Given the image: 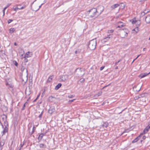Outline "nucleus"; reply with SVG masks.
I'll return each instance as SVG.
<instances>
[{"label":"nucleus","mask_w":150,"mask_h":150,"mask_svg":"<svg viewBox=\"0 0 150 150\" xmlns=\"http://www.w3.org/2000/svg\"><path fill=\"white\" fill-rule=\"evenodd\" d=\"M62 84L61 83H58L57 85L55 86V89L56 90H57L59 88H60Z\"/></svg>","instance_id":"obj_19"},{"label":"nucleus","mask_w":150,"mask_h":150,"mask_svg":"<svg viewBox=\"0 0 150 150\" xmlns=\"http://www.w3.org/2000/svg\"><path fill=\"white\" fill-rule=\"evenodd\" d=\"M112 35H109L108 36V37L104 38L102 40L103 42H105L108 40H109L110 38L112 37Z\"/></svg>","instance_id":"obj_8"},{"label":"nucleus","mask_w":150,"mask_h":150,"mask_svg":"<svg viewBox=\"0 0 150 150\" xmlns=\"http://www.w3.org/2000/svg\"><path fill=\"white\" fill-rule=\"evenodd\" d=\"M147 12H146V10H145L143 12L141 13V16H144Z\"/></svg>","instance_id":"obj_26"},{"label":"nucleus","mask_w":150,"mask_h":150,"mask_svg":"<svg viewBox=\"0 0 150 150\" xmlns=\"http://www.w3.org/2000/svg\"><path fill=\"white\" fill-rule=\"evenodd\" d=\"M13 63L14 64V65L16 66H17L18 65V63L16 61L13 62Z\"/></svg>","instance_id":"obj_33"},{"label":"nucleus","mask_w":150,"mask_h":150,"mask_svg":"<svg viewBox=\"0 0 150 150\" xmlns=\"http://www.w3.org/2000/svg\"><path fill=\"white\" fill-rule=\"evenodd\" d=\"M75 100V99H74L71 100H69V103H71V102H73Z\"/></svg>","instance_id":"obj_40"},{"label":"nucleus","mask_w":150,"mask_h":150,"mask_svg":"<svg viewBox=\"0 0 150 150\" xmlns=\"http://www.w3.org/2000/svg\"><path fill=\"white\" fill-rule=\"evenodd\" d=\"M106 87V86H105L103 88H105Z\"/></svg>","instance_id":"obj_61"},{"label":"nucleus","mask_w":150,"mask_h":150,"mask_svg":"<svg viewBox=\"0 0 150 150\" xmlns=\"http://www.w3.org/2000/svg\"><path fill=\"white\" fill-rule=\"evenodd\" d=\"M76 73H77V74L78 75L79 77H81L84 74L83 70L81 69H77L76 70Z\"/></svg>","instance_id":"obj_4"},{"label":"nucleus","mask_w":150,"mask_h":150,"mask_svg":"<svg viewBox=\"0 0 150 150\" xmlns=\"http://www.w3.org/2000/svg\"><path fill=\"white\" fill-rule=\"evenodd\" d=\"M13 87V86L12 85H11L10 86V87H11V88H12Z\"/></svg>","instance_id":"obj_59"},{"label":"nucleus","mask_w":150,"mask_h":150,"mask_svg":"<svg viewBox=\"0 0 150 150\" xmlns=\"http://www.w3.org/2000/svg\"><path fill=\"white\" fill-rule=\"evenodd\" d=\"M146 138V137L145 136H144L143 137V139H145Z\"/></svg>","instance_id":"obj_48"},{"label":"nucleus","mask_w":150,"mask_h":150,"mask_svg":"<svg viewBox=\"0 0 150 150\" xmlns=\"http://www.w3.org/2000/svg\"><path fill=\"white\" fill-rule=\"evenodd\" d=\"M32 55H33V54L32 52H28L25 54L24 58H25L26 57H31L32 56Z\"/></svg>","instance_id":"obj_7"},{"label":"nucleus","mask_w":150,"mask_h":150,"mask_svg":"<svg viewBox=\"0 0 150 150\" xmlns=\"http://www.w3.org/2000/svg\"><path fill=\"white\" fill-rule=\"evenodd\" d=\"M114 31L113 30H110L108 31V33H112Z\"/></svg>","instance_id":"obj_35"},{"label":"nucleus","mask_w":150,"mask_h":150,"mask_svg":"<svg viewBox=\"0 0 150 150\" xmlns=\"http://www.w3.org/2000/svg\"><path fill=\"white\" fill-rule=\"evenodd\" d=\"M73 97V96L72 95H70L68 96V97L70 98H72Z\"/></svg>","instance_id":"obj_41"},{"label":"nucleus","mask_w":150,"mask_h":150,"mask_svg":"<svg viewBox=\"0 0 150 150\" xmlns=\"http://www.w3.org/2000/svg\"><path fill=\"white\" fill-rule=\"evenodd\" d=\"M119 6H120V4H115L112 6H111V8L112 9H114L115 8Z\"/></svg>","instance_id":"obj_15"},{"label":"nucleus","mask_w":150,"mask_h":150,"mask_svg":"<svg viewBox=\"0 0 150 150\" xmlns=\"http://www.w3.org/2000/svg\"><path fill=\"white\" fill-rule=\"evenodd\" d=\"M140 138V136H139L138 137L135 139L134 140H133L132 141V143H135V142H137L138 140H139V139Z\"/></svg>","instance_id":"obj_20"},{"label":"nucleus","mask_w":150,"mask_h":150,"mask_svg":"<svg viewBox=\"0 0 150 150\" xmlns=\"http://www.w3.org/2000/svg\"><path fill=\"white\" fill-rule=\"evenodd\" d=\"M79 52L80 51L79 50H76L75 51V53L76 54H77V53H79Z\"/></svg>","instance_id":"obj_39"},{"label":"nucleus","mask_w":150,"mask_h":150,"mask_svg":"<svg viewBox=\"0 0 150 150\" xmlns=\"http://www.w3.org/2000/svg\"><path fill=\"white\" fill-rule=\"evenodd\" d=\"M21 148H20L18 150H21Z\"/></svg>","instance_id":"obj_62"},{"label":"nucleus","mask_w":150,"mask_h":150,"mask_svg":"<svg viewBox=\"0 0 150 150\" xmlns=\"http://www.w3.org/2000/svg\"><path fill=\"white\" fill-rule=\"evenodd\" d=\"M23 145H21V148L23 147Z\"/></svg>","instance_id":"obj_60"},{"label":"nucleus","mask_w":150,"mask_h":150,"mask_svg":"<svg viewBox=\"0 0 150 150\" xmlns=\"http://www.w3.org/2000/svg\"><path fill=\"white\" fill-rule=\"evenodd\" d=\"M35 129V127H33V130L32 131L31 134H33L34 132Z\"/></svg>","instance_id":"obj_30"},{"label":"nucleus","mask_w":150,"mask_h":150,"mask_svg":"<svg viewBox=\"0 0 150 150\" xmlns=\"http://www.w3.org/2000/svg\"><path fill=\"white\" fill-rule=\"evenodd\" d=\"M5 142V140L1 139V138L0 137V146L1 147L3 146L4 145Z\"/></svg>","instance_id":"obj_13"},{"label":"nucleus","mask_w":150,"mask_h":150,"mask_svg":"<svg viewBox=\"0 0 150 150\" xmlns=\"http://www.w3.org/2000/svg\"><path fill=\"white\" fill-rule=\"evenodd\" d=\"M80 80L81 81H83L84 80V79H80Z\"/></svg>","instance_id":"obj_56"},{"label":"nucleus","mask_w":150,"mask_h":150,"mask_svg":"<svg viewBox=\"0 0 150 150\" xmlns=\"http://www.w3.org/2000/svg\"><path fill=\"white\" fill-rule=\"evenodd\" d=\"M7 8V7L6 6L3 9H4V10H5Z\"/></svg>","instance_id":"obj_55"},{"label":"nucleus","mask_w":150,"mask_h":150,"mask_svg":"<svg viewBox=\"0 0 150 150\" xmlns=\"http://www.w3.org/2000/svg\"><path fill=\"white\" fill-rule=\"evenodd\" d=\"M13 21V20H11V19H9L8 21V24H9L11 22H12Z\"/></svg>","instance_id":"obj_34"},{"label":"nucleus","mask_w":150,"mask_h":150,"mask_svg":"<svg viewBox=\"0 0 150 150\" xmlns=\"http://www.w3.org/2000/svg\"><path fill=\"white\" fill-rule=\"evenodd\" d=\"M118 67L117 66V67H115V69H118Z\"/></svg>","instance_id":"obj_57"},{"label":"nucleus","mask_w":150,"mask_h":150,"mask_svg":"<svg viewBox=\"0 0 150 150\" xmlns=\"http://www.w3.org/2000/svg\"><path fill=\"white\" fill-rule=\"evenodd\" d=\"M120 60H119L117 62H116L115 63V65H117V64L118 63H119L120 61Z\"/></svg>","instance_id":"obj_47"},{"label":"nucleus","mask_w":150,"mask_h":150,"mask_svg":"<svg viewBox=\"0 0 150 150\" xmlns=\"http://www.w3.org/2000/svg\"><path fill=\"white\" fill-rule=\"evenodd\" d=\"M44 135V134L43 133H41L39 135L38 139V140H39V141H40L42 140Z\"/></svg>","instance_id":"obj_17"},{"label":"nucleus","mask_w":150,"mask_h":150,"mask_svg":"<svg viewBox=\"0 0 150 150\" xmlns=\"http://www.w3.org/2000/svg\"><path fill=\"white\" fill-rule=\"evenodd\" d=\"M104 68V66H102V67H101L100 68V71L102 70Z\"/></svg>","instance_id":"obj_38"},{"label":"nucleus","mask_w":150,"mask_h":150,"mask_svg":"<svg viewBox=\"0 0 150 150\" xmlns=\"http://www.w3.org/2000/svg\"><path fill=\"white\" fill-rule=\"evenodd\" d=\"M149 74H150V72L148 73H142V74H140L139 76V77L140 78H143V77H145L146 75H148Z\"/></svg>","instance_id":"obj_10"},{"label":"nucleus","mask_w":150,"mask_h":150,"mask_svg":"<svg viewBox=\"0 0 150 150\" xmlns=\"http://www.w3.org/2000/svg\"><path fill=\"white\" fill-rule=\"evenodd\" d=\"M139 56H140V55L136 57V58L134 60H133V61L132 62H133L135 60V59H136L137 58H138V57H139Z\"/></svg>","instance_id":"obj_46"},{"label":"nucleus","mask_w":150,"mask_h":150,"mask_svg":"<svg viewBox=\"0 0 150 150\" xmlns=\"http://www.w3.org/2000/svg\"><path fill=\"white\" fill-rule=\"evenodd\" d=\"M4 121V125L5 127L4 128V130L1 132V137H2L4 134H5L6 132H7L8 129V124L7 120Z\"/></svg>","instance_id":"obj_3"},{"label":"nucleus","mask_w":150,"mask_h":150,"mask_svg":"<svg viewBox=\"0 0 150 150\" xmlns=\"http://www.w3.org/2000/svg\"><path fill=\"white\" fill-rule=\"evenodd\" d=\"M96 45V40H93L90 41L88 45V47L90 50H93L95 49Z\"/></svg>","instance_id":"obj_2"},{"label":"nucleus","mask_w":150,"mask_h":150,"mask_svg":"<svg viewBox=\"0 0 150 150\" xmlns=\"http://www.w3.org/2000/svg\"><path fill=\"white\" fill-rule=\"evenodd\" d=\"M68 79V76L67 75H63L61 77L60 79V81H64Z\"/></svg>","instance_id":"obj_6"},{"label":"nucleus","mask_w":150,"mask_h":150,"mask_svg":"<svg viewBox=\"0 0 150 150\" xmlns=\"http://www.w3.org/2000/svg\"><path fill=\"white\" fill-rule=\"evenodd\" d=\"M15 29L14 28H11L9 30V31H10L9 32L11 33H12L15 31Z\"/></svg>","instance_id":"obj_24"},{"label":"nucleus","mask_w":150,"mask_h":150,"mask_svg":"<svg viewBox=\"0 0 150 150\" xmlns=\"http://www.w3.org/2000/svg\"><path fill=\"white\" fill-rule=\"evenodd\" d=\"M5 10H4V9H3V15L4 16L5 14Z\"/></svg>","instance_id":"obj_52"},{"label":"nucleus","mask_w":150,"mask_h":150,"mask_svg":"<svg viewBox=\"0 0 150 150\" xmlns=\"http://www.w3.org/2000/svg\"><path fill=\"white\" fill-rule=\"evenodd\" d=\"M147 127H148V129H150V124H149L147 126Z\"/></svg>","instance_id":"obj_51"},{"label":"nucleus","mask_w":150,"mask_h":150,"mask_svg":"<svg viewBox=\"0 0 150 150\" xmlns=\"http://www.w3.org/2000/svg\"><path fill=\"white\" fill-rule=\"evenodd\" d=\"M21 70L22 72V74H24L27 76L28 75V70L26 69L23 67L21 68Z\"/></svg>","instance_id":"obj_5"},{"label":"nucleus","mask_w":150,"mask_h":150,"mask_svg":"<svg viewBox=\"0 0 150 150\" xmlns=\"http://www.w3.org/2000/svg\"><path fill=\"white\" fill-rule=\"evenodd\" d=\"M53 77V76H50V77H49L47 80V82H49L51 81Z\"/></svg>","instance_id":"obj_25"},{"label":"nucleus","mask_w":150,"mask_h":150,"mask_svg":"<svg viewBox=\"0 0 150 150\" xmlns=\"http://www.w3.org/2000/svg\"><path fill=\"white\" fill-rule=\"evenodd\" d=\"M25 6H23L20 8H18V7H17L14 8V11H16L17 9L21 10L24 8H25Z\"/></svg>","instance_id":"obj_23"},{"label":"nucleus","mask_w":150,"mask_h":150,"mask_svg":"<svg viewBox=\"0 0 150 150\" xmlns=\"http://www.w3.org/2000/svg\"><path fill=\"white\" fill-rule=\"evenodd\" d=\"M142 98V97H141V95H139L138 97H136L135 98V99H137L140 98Z\"/></svg>","instance_id":"obj_31"},{"label":"nucleus","mask_w":150,"mask_h":150,"mask_svg":"<svg viewBox=\"0 0 150 150\" xmlns=\"http://www.w3.org/2000/svg\"><path fill=\"white\" fill-rule=\"evenodd\" d=\"M43 111H42L41 112V114L40 115H39V118H41V117H42V114H43Z\"/></svg>","instance_id":"obj_36"},{"label":"nucleus","mask_w":150,"mask_h":150,"mask_svg":"<svg viewBox=\"0 0 150 150\" xmlns=\"http://www.w3.org/2000/svg\"><path fill=\"white\" fill-rule=\"evenodd\" d=\"M1 99H0V103H1Z\"/></svg>","instance_id":"obj_63"},{"label":"nucleus","mask_w":150,"mask_h":150,"mask_svg":"<svg viewBox=\"0 0 150 150\" xmlns=\"http://www.w3.org/2000/svg\"><path fill=\"white\" fill-rule=\"evenodd\" d=\"M3 111L6 112L8 110V108L6 106H4L2 108Z\"/></svg>","instance_id":"obj_21"},{"label":"nucleus","mask_w":150,"mask_h":150,"mask_svg":"<svg viewBox=\"0 0 150 150\" xmlns=\"http://www.w3.org/2000/svg\"><path fill=\"white\" fill-rule=\"evenodd\" d=\"M25 107V103L23 105V107L22 108V110H23L24 109V108Z\"/></svg>","instance_id":"obj_42"},{"label":"nucleus","mask_w":150,"mask_h":150,"mask_svg":"<svg viewBox=\"0 0 150 150\" xmlns=\"http://www.w3.org/2000/svg\"><path fill=\"white\" fill-rule=\"evenodd\" d=\"M136 22V21L133 20L132 21V24H134Z\"/></svg>","instance_id":"obj_43"},{"label":"nucleus","mask_w":150,"mask_h":150,"mask_svg":"<svg viewBox=\"0 0 150 150\" xmlns=\"http://www.w3.org/2000/svg\"><path fill=\"white\" fill-rule=\"evenodd\" d=\"M138 28H136L134 29H133V30H134L136 32V33H137L138 32Z\"/></svg>","instance_id":"obj_32"},{"label":"nucleus","mask_w":150,"mask_h":150,"mask_svg":"<svg viewBox=\"0 0 150 150\" xmlns=\"http://www.w3.org/2000/svg\"><path fill=\"white\" fill-rule=\"evenodd\" d=\"M103 10V7L101 6H99L97 9L93 8L88 11V16L90 17L93 18L96 16L97 13L100 14Z\"/></svg>","instance_id":"obj_1"},{"label":"nucleus","mask_w":150,"mask_h":150,"mask_svg":"<svg viewBox=\"0 0 150 150\" xmlns=\"http://www.w3.org/2000/svg\"><path fill=\"white\" fill-rule=\"evenodd\" d=\"M108 122H105L103 123L102 125V126L103 127H105L106 128L108 126Z\"/></svg>","instance_id":"obj_22"},{"label":"nucleus","mask_w":150,"mask_h":150,"mask_svg":"<svg viewBox=\"0 0 150 150\" xmlns=\"http://www.w3.org/2000/svg\"><path fill=\"white\" fill-rule=\"evenodd\" d=\"M149 129H148V127L147 126L146 128L143 130L142 134H144L146 133L149 131Z\"/></svg>","instance_id":"obj_16"},{"label":"nucleus","mask_w":150,"mask_h":150,"mask_svg":"<svg viewBox=\"0 0 150 150\" xmlns=\"http://www.w3.org/2000/svg\"><path fill=\"white\" fill-rule=\"evenodd\" d=\"M122 33H124L125 34L124 36H122V38H125V37L127 36V33L126 32H124V31H123V32Z\"/></svg>","instance_id":"obj_27"},{"label":"nucleus","mask_w":150,"mask_h":150,"mask_svg":"<svg viewBox=\"0 0 150 150\" xmlns=\"http://www.w3.org/2000/svg\"><path fill=\"white\" fill-rule=\"evenodd\" d=\"M11 5V4H8L7 6H6L8 8V7L10 5Z\"/></svg>","instance_id":"obj_44"},{"label":"nucleus","mask_w":150,"mask_h":150,"mask_svg":"<svg viewBox=\"0 0 150 150\" xmlns=\"http://www.w3.org/2000/svg\"><path fill=\"white\" fill-rule=\"evenodd\" d=\"M141 97L142 98H143L144 97H145L146 96L147 94L146 93H142L141 94Z\"/></svg>","instance_id":"obj_28"},{"label":"nucleus","mask_w":150,"mask_h":150,"mask_svg":"<svg viewBox=\"0 0 150 150\" xmlns=\"http://www.w3.org/2000/svg\"><path fill=\"white\" fill-rule=\"evenodd\" d=\"M149 40H150V37H149Z\"/></svg>","instance_id":"obj_64"},{"label":"nucleus","mask_w":150,"mask_h":150,"mask_svg":"<svg viewBox=\"0 0 150 150\" xmlns=\"http://www.w3.org/2000/svg\"><path fill=\"white\" fill-rule=\"evenodd\" d=\"M43 4H42L40 6H39V8L36 10H34V11H37L41 7L42 5Z\"/></svg>","instance_id":"obj_37"},{"label":"nucleus","mask_w":150,"mask_h":150,"mask_svg":"<svg viewBox=\"0 0 150 150\" xmlns=\"http://www.w3.org/2000/svg\"><path fill=\"white\" fill-rule=\"evenodd\" d=\"M14 45H15V46H16L17 45V44L16 43V42H15L14 43Z\"/></svg>","instance_id":"obj_58"},{"label":"nucleus","mask_w":150,"mask_h":150,"mask_svg":"<svg viewBox=\"0 0 150 150\" xmlns=\"http://www.w3.org/2000/svg\"><path fill=\"white\" fill-rule=\"evenodd\" d=\"M146 48H144L143 49V51H146Z\"/></svg>","instance_id":"obj_53"},{"label":"nucleus","mask_w":150,"mask_h":150,"mask_svg":"<svg viewBox=\"0 0 150 150\" xmlns=\"http://www.w3.org/2000/svg\"><path fill=\"white\" fill-rule=\"evenodd\" d=\"M55 110L54 107H51L49 109L48 112L50 114H52L53 112H54Z\"/></svg>","instance_id":"obj_9"},{"label":"nucleus","mask_w":150,"mask_h":150,"mask_svg":"<svg viewBox=\"0 0 150 150\" xmlns=\"http://www.w3.org/2000/svg\"><path fill=\"white\" fill-rule=\"evenodd\" d=\"M139 56H140V55L136 57V58L134 60H133V61L132 62H133L135 60V59H136L137 58H138V57H139Z\"/></svg>","instance_id":"obj_45"},{"label":"nucleus","mask_w":150,"mask_h":150,"mask_svg":"<svg viewBox=\"0 0 150 150\" xmlns=\"http://www.w3.org/2000/svg\"><path fill=\"white\" fill-rule=\"evenodd\" d=\"M122 6V9L124 8L125 7V6L124 5H123V6Z\"/></svg>","instance_id":"obj_49"},{"label":"nucleus","mask_w":150,"mask_h":150,"mask_svg":"<svg viewBox=\"0 0 150 150\" xmlns=\"http://www.w3.org/2000/svg\"><path fill=\"white\" fill-rule=\"evenodd\" d=\"M56 98L53 96H50L49 97L48 100L49 101L52 102L54 101Z\"/></svg>","instance_id":"obj_14"},{"label":"nucleus","mask_w":150,"mask_h":150,"mask_svg":"<svg viewBox=\"0 0 150 150\" xmlns=\"http://www.w3.org/2000/svg\"><path fill=\"white\" fill-rule=\"evenodd\" d=\"M1 117L3 121H4V120H6L7 119V117L6 115H1Z\"/></svg>","instance_id":"obj_18"},{"label":"nucleus","mask_w":150,"mask_h":150,"mask_svg":"<svg viewBox=\"0 0 150 150\" xmlns=\"http://www.w3.org/2000/svg\"><path fill=\"white\" fill-rule=\"evenodd\" d=\"M146 0H140V1L141 2H144L145 1H146Z\"/></svg>","instance_id":"obj_50"},{"label":"nucleus","mask_w":150,"mask_h":150,"mask_svg":"<svg viewBox=\"0 0 150 150\" xmlns=\"http://www.w3.org/2000/svg\"><path fill=\"white\" fill-rule=\"evenodd\" d=\"M25 62H28V60L27 59H25Z\"/></svg>","instance_id":"obj_54"},{"label":"nucleus","mask_w":150,"mask_h":150,"mask_svg":"<svg viewBox=\"0 0 150 150\" xmlns=\"http://www.w3.org/2000/svg\"><path fill=\"white\" fill-rule=\"evenodd\" d=\"M44 146V145L43 144H40V148H43Z\"/></svg>","instance_id":"obj_29"},{"label":"nucleus","mask_w":150,"mask_h":150,"mask_svg":"<svg viewBox=\"0 0 150 150\" xmlns=\"http://www.w3.org/2000/svg\"><path fill=\"white\" fill-rule=\"evenodd\" d=\"M145 21L147 23H150V15H148L146 17Z\"/></svg>","instance_id":"obj_11"},{"label":"nucleus","mask_w":150,"mask_h":150,"mask_svg":"<svg viewBox=\"0 0 150 150\" xmlns=\"http://www.w3.org/2000/svg\"><path fill=\"white\" fill-rule=\"evenodd\" d=\"M117 24L118 26L117 27V28H120L124 26V25H123V23L121 22H118Z\"/></svg>","instance_id":"obj_12"}]
</instances>
